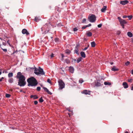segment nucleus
I'll use <instances>...</instances> for the list:
<instances>
[{
    "mask_svg": "<svg viewBox=\"0 0 133 133\" xmlns=\"http://www.w3.org/2000/svg\"><path fill=\"white\" fill-rule=\"evenodd\" d=\"M90 91L89 90H84L82 92V93L84 94L85 95H90Z\"/></svg>",
    "mask_w": 133,
    "mask_h": 133,
    "instance_id": "0eeeda50",
    "label": "nucleus"
},
{
    "mask_svg": "<svg viewBox=\"0 0 133 133\" xmlns=\"http://www.w3.org/2000/svg\"><path fill=\"white\" fill-rule=\"evenodd\" d=\"M84 81L82 79H80L79 81V83H82Z\"/></svg>",
    "mask_w": 133,
    "mask_h": 133,
    "instance_id": "f704fd0d",
    "label": "nucleus"
},
{
    "mask_svg": "<svg viewBox=\"0 0 133 133\" xmlns=\"http://www.w3.org/2000/svg\"><path fill=\"white\" fill-rule=\"evenodd\" d=\"M65 52L68 54H69L70 53V51L68 49H67L65 50Z\"/></svg>",
    "mask_w": 133,
    "mask_h": 133,
    "instance_id": "a878e982",
    "label": "nucleus"
},
{
    "mask_svg": "<svg viewBox=\"0 0 133 133\" xmlns=\"http://www.w3.org/2000/svg\"><path fill=\"white\" fill-rule=\"evenodd\" d=\"M79 46V44H77L76 46L75 47V48H78V47Z\"/></svg>",
    "mask_w": 133,
    "mask_h": 133,
    "instance_id": "603ef678",
    "label": "nucleus"
},
{
    "mask_svg": "<svg viewBox=\"0 0 133 133\" xmlns=\"http://www.w3.org/2000/svg\"><path fill=\"white\" fill-rule=\"evenodd\" d=\"M102 25V24H101L98 25H97V26L98 28H100L101 27Z\"/></svg>",
    "mask_w": 133,
    "mask_h": 133,
    "instance_id": "58836bf2",
    "label": "nucleus"
},
{
    "mask_svg": "<svg viewBox=\"0 0 133 133\" xmlns=\"http://www.w3.org/2000/svg\"><path fill=\"white\" fill-rule=\"evenodd\" d=\"M2 81V79L1 78L0 79V82H1Z\"/></svg>",
    "mask_w": 133,
    "mask_h": 133,
    "instance_id": "e2e57ef3",
    "label": "nucleus"
},
{
    "mask_svg": "<svg viewBox=\"0 0 133 133\" xmlns=\"http://www.w3.org/2000/svg\"><path fill=\"white\" fill-rule=\"evenodd\" d=\"M107 7L106 6H104L101 9V11L102 12H105L106 10Z\"/></svg>",
    "mask_w": 133,
    "mask_h": 133,
    "instance_id": "ddd939ff",
    "label": "nucleus"
},
{
    "mask_svg": "<svg viewBox=\"0 0 133 133\" xmlns=\"http://www.w3.org/2000/svg\"><path fill=\"white\" fill-rule=\"evenodd\" d=\"M127 17L129 18V19L131 20L132 17V15H130L127 16Z\"/></svg>",
    "mask_w": 133,
    "mask_h": 133,
    "instance_id": "7c9ffc66",
    "label": "nucleus"
},
{
    "mask_svg": "<svg viewBox=\"0 0 133 133\" xmlns=\"http://www.w3.org/2000/svg\"><path fill=\"white\" fill-rule=\"evenodd\" d=\"M28 86H36L38 84V82L36 79L33 77L28 78L27 80Z\"/></svg>",
    "mask_w": 133,
    "mask_h": 133,
    "instance_id": "f03ea898",
    "label": "nucleus"
},
{
    "mask_svg": "<svg viewBox=\"0 0 133 133\" xmlns=\"http://www.w3.org/2000/svg\"><path fill=\"white\" fill-rule=\"evenodd\" d=\"M69 70L70 72L72 73L74 72V69L73 67L70 66L69 68Z\"/></svg>",
    "mask_w": 133,
    "mask_h": 133,
    "instance_id": "f8f14e48",
    "label": "nucleus"
},
{
    "mask_svg": "<svg viewBox=\"0 0 133 133\" xmlns=\"http://www.w3.org/2000/svg\"><path fill=\"white\" fill-rule=\"evenodd\" d=\"M13 76V74L12 72L9 73L8 74V76L9 77H12Z\"/></svg>",
    "mask_w": 133,
    "mask_h": 133,
    "instance_id": "393cba45",
    "label": "nucleus"
},
{
    "mask_svg": "<svg viewBox=\"0 0 133 133\" xmlns=\"http://www.w3.org/2000/svg\"><path fill=\"white\" fill-rule=\"evenodd\" d=\"M47 81L49 83H50L51 82L50 80L49 79H48Z\"/></svg>",
    "mask_w": 133,
    "mask_h": 133,
    "instance_id": "c03bdc74",
    "label": "nucleus"
},
{
    "mask_svg": "<svg viewBox=\"0 0 133 133\" xmlns=\"http://www.w3.org/2000/svg\"><path fill=\"white\" fill-rule=\"evenodd\" d=\"M80 54L81 55V56L83 57V58H85V53L84 52L82 51L80 53Z\"/></svg>",
    "mask_w": 133,
    "mask_h": 133,
    "instance_id": "2eb2a0df",
    "label": "nucleus"
},
{
    "mask_svg": "<svg viewBox=\"0 0 133 133\" xmlns=\"http://www.w3.org/2000/svg\"><path fill=\"white\" fill-rule=\"evenodd\" d=\"M34 20L36 22H37L39 21V19L38 17H36L35 18Z\"/></svg>",
    "mask_w": 133,
    "mask_h": 133,
    "instance_id": "c85d7f7f",
    "label": "nucleus"
},
{
    "mask_svg": "<svg viewBox=\"0 0 133 133\" xmlns=\"http://www.w3.org/2000/svg\"><path fill=\"white\" fill-rule=\"evenodd\" d=\"M9 40H8L7 41V42L9 44V45L11 47V45L10 44V43L9 42Z\"/></svg>",
    "mask_w": 133,
    "mask_h": 133,
    "instance_id": "a18cd8bd",
    "label": "nucleus"
},
{
    "mask_svg": "<svg viewBox=\"0 0 133 133\" xmlns=\"http://www.w3.org/2000/svg\"><path fill=\"white\" fill-rule=\"evenodd\" d=\"M16 77L17 78L19 79L18 85L20 87L25 86L26 83L25 77L22 75L20 72H18Z\"/></svg>",
    "mask_w": 133,
    "mask_h": 133,
    "instance_id": "f257e3e1",
    "label": "nucleus"
},
{
    "mask_svg": "<svg viewBox=\"0 0 133 133\" xmlns=\"http://www.w3.org/2000/svg\"><path fill=\"white\" fill-rule=\"evenodd\" d=\"M30 97L31 98H34V99H36L38 98V97L36 95H31Z\"/></svg>",
    "mask_w": 133,
    "mask_h": 133,
    "instance_id": "4468645a",
    "label": "nucleus"
},
{
    "mask_svg": "<svg viewBox=\"0 0 133 133\" xmlns=\"http://www.w3.org/2000/svg\"><path fill=\"white\" fill-rule=\"evenodd\" d=\"M82 58L81 57H80L78 58L76 62L77 63H79V62L82 61Z\"/></svg>",
    "mask_w": 133,
    "mask_h": 133,
    "instance_id": "5701e85b",
    "label": "nucleus"
},
{
    "mask_svg": "<svg viewBox=\"0 0 133 133\" xmlns=\"http://www.w3.org/2000/svg\"><path fill=\"white\" fill-rule=\"evenodd\" d=\"M92 33L90 32H87V35L88 37H90L92 36Z\"/></svg>",
    "mask_w": 133,
    "mask_h": 133,
    "instance_id": "4be33fe9",
    "label": "nucleus"
},
{
    "mask_svg": "<svg viewBox=\"0 0 133 133\" xmlns=\"http://www.w3.org/2000/svg\"><path fill=\"white\" fill-rule=\"evenodd\" d=\"M87 27V25H84L82 27V29L83 30L86 28Z\"/></svg>",
    "mask_w": 133,
    "mask_h": 133,
    "instance_id": "c9c22d12",
    "label": "nucleus"
},
{
    "mask_svg": "<svg viewBox=\"0 0 133 133\" xmlns=\"http://www.w3.org/2000/svg\"><path fill=\"white\" fill-rule=\"evenodd\" d=\"M44 101L42 97H41L39 99V102L40 103H42Z\"/></svg>",
    "mask_w": 133,
    "mask_h": 133,
    "instance_id": "bb28decb",
    "label": "nucleus"
},
{
    "mask_svg": "<svg viewBox=\"0 0 133 133\" xmlns=\"http://www.w3.org/2000/svg\"><path fill=\"white\" fill-rule=\"evenodd\" d=\"M104 84L105 85H111V83L110 82H105Z\"/></svg>",
    "mask_w": 133,
    "mask_h": 133,
    "instance_id": "b1692460",
    "label": "nucleus"
},
{
    "mask_svg": "<svg viewBox=\"0 0 133 133\" xmlns=\"http://www.w3.org/2000/svg\"><path fill=\"white\" fill-rule=\"evenodd\" d=\"M2 74V72L1 71L0 72V75H1Z\"/></svg>",
    "mask_w": 133,
    "mask_h": 133,
    "instance_id": "338daca9",
    "label": "nucleus"
},
{
    "mask_svg": "<svg viewBox=\"0 0 133 133\" xmlns=\"http://www.w3.org/2000/svg\"><path fill=\"white\" fill-rule=\"evenodd\" d=\"M86 21V19L85 18H84L83 19V20L82 21V23H85V22Z\"/></svg>",
    "mask_w": 133,
    "mask_h": 133,
    "instance_id": "4c0bfd02",
    "label": "nucleus"
},
{
    "mask_svg": "<svg viewBox=\"0 0 133 133\" xmlns=\"http://www.w3.org/2000/svg\"><path fill=\"white\" fill-rule=\"evenodd\" d=\"M22 32L23 34H26V35L29 34V32L26 29H23L22 31Z\"/></svg>",
    "mask_w": 133,
    "mask_h": 133,
    "instance_id": "6e6552de",
    "label": "nucleus"
},
{
    "mask_svg": "<svg viewBox=\"0 0 133 133\" xmlns=\"http://www.w3.org/2000/svg\"><path fill=\"white\" fill-rule=\"evenodd\" d=\"M125 133H129L127 131H126Z\"/></svg>",
    "mask_w": 133,
    "mask_h": 133,
    "instance_id": "0e129e2a",
    "label": "nucleus"
},
{
    "mask_svg": "<svg viewBox=\"0 0 133 133\" xmlns=\"http://www.w3.org/2000/svg\"><path fill=\"white\" fill-rule=\"evenodd\" d=\"M95 85L97 86H101V84L100 83L96 82H95Z\"/></svg>",
    "mask_w": 133,
    "mask_h": 133,
    "instance_id": "412c9836",
    "label": "nucleus"
},
{
    "mask_svg": "<svg viewBox=\"0 0 133 133\" xmlns=\"http://www.w3.org/2000/svg\"><path fill=\"white\" fill-rule=\"evenodd\" d=\"M13 79L12 78H10L9 80V82L10 83H11L13 82Z\"/></svg>",
    "mask_w": 133,
    "mask_h": 133,
    "instance_id": "c756f323",
    "label": "nucleus"
},
{
    "mask_svg": "<svg viewBox=\"0 0 133 133\" xmlns=\"http://www.w3.org/2000/svg\"><path fill=\"white\" fill-rule=\"evenodd\" d=\"M131 73L133 75V70L131 71Z\"/></svg>",
    "mask_w": 133,
    "mask_h": 133,
    "instance_id": "13d9d810",
    "label": "nucleus"
},
{
    "mask_svg": "<svg viewBox=\"0 0 133 133\" xmlns=\"http://www.w3.org/2000/svg\"><path fill=\"white\" fill-rule=\"evenodd\" d=\"M74 51V53H75L77 54L78 55H79V54L78 53V48H75Z\"/></svg>",
    "mask_w": 133,
    "mask_h": 133,
    "instance_id": "f3484780",
    "label": "nucleus"
},
{
    "mask_svg": "<svg viewBox=\"0 0 133 133\" xmlns=\"http://www.w3.org/2000/svg\"><path fill=\"white\" fill-rule=\"evenodd\" d=\"M57 40H58V39H55V41H57Z\"/></svg>",
    "mask_w": 133,
    "mask_h": 133,
    "instance_id": "680f3d73",
    "label": "nucleus"
},
{
    "mask_svg": "<svg viewBox=\"0 0 133 133\" xmlns=\"http://www.w3.org/2000/svg\"><path fill=\"white\" fill-rule=\"evenodd\" d=\"M88 48V47H86L84 49H82V50L83 51H84L87 50Z\"/></svg>",
    "mask_w": 133,
    "mask_h": 133,
    "instance_id": "49530a36",
    "label": "nucleus"
},
{
    "mask_svg": "<svg viewBox=\"0 0 133 133\" xmlns=\"http://www.w3.org/2000/svg\"><path fill=\"white\" fill-rule=\"evenodd\" d=\"M66 63H67L68 64L69 63H70V61L68 59H66L65 60Z\"/></svg>",
    "mask_w": 133,
    "mask_h": 133,
    "instance_id": "ea45409f",
    "label": "nucleus"
},
{
    "mask_svg": "<svg viewBox=\"0 0 133 133\" xmlns=\"http://www.w3.org/2000/svg\"><path fill=\"white\" fill-rule=\"evenodd\" d=\"M122 85L124 86V87L125 89L128 88V85L126 82H123L122 84Z\"/></svg>",
    "mask_w": 133,
    "mask_h": 133,
    "instance_id": "9b49d317",
    "label": "nucleus"
},
{
    "mask_svg": "<svg viewBox=\"0 0 133 133\" xmlns=\"http://www.w3.org/2000/svg\"><path fill=\"white\" fill-rule=\"evenodd\" d=\"M128 36L130 37H132L133 35L130 32H128L127 33Z\"/></svg>",
    "mask_w": 133,
    "mask_h": 133,
    "instance_id": "a211bd4d",
    "label": "nucleus"
},
{
    "mask_svg": "<svg viewBox=\"0 0 133 133\" xmlns=\"http://www.w3.org/2000/svg\"><path fill=\"white\" fill-rule=\"evenodd\" d=\"M4 78L3 77H2L1 78V79H3Z\"/></svg>",
    "mask_w": 133,
    "mask_h": 133,
    "instance_id": "69168bd1",
    "label": "nucleus"
},
{
    "mask_svg": "<svg viewBox=\"0 0 133 133\" xmlns=\"http://www.w3.org/2000/svg\"><path fill=\"white\" fill-rule=\"evenodd\" d=\"M43 88L44 89V90L48 94L52 95V93L49 91V90L46 88L43 87Z\"/></svg>",
    "mask_w": 133,
    "mask_h": 133,
    "instance_id": "9d476101",
    "label": "nucleus"
},
{
    "mask_svg": "<svg viewBox=\"0 0 133 133\" xmlns=\"http://www.w3.org/2000/svg\"><path fill=\"white\" fill-rule=\"evenodd\" d=\"M44 28V27H43L42 28H41V30L42 31H43V29Z\"/></svg>",
    "mask_w": 133,
    "mask_h": 133,
    "instance_id": "bf43d9fd",
    "label": "nucleus"
},
{
    "mask_svg": "<svg viewBox=\"0 0 133 133\" xmlns=\"http://www.w3.org/2000/svg\"><path fill=\"white\" fill-rule=\"evenodd\" d=\"M54 54L53 53H52L50 55V56L51 58H52L54 57Z\"/></svg>",
    "mask_w": 133,
    "mask_h": 133,
    "instance_id": "79ce46f5",
    "label": "nucleus"
},
{
    "mask_svg": "<svg viewBox=\"0 0 133 133\" xmlns=\"http://www.w3.org/2000/svg\"><path fill=\"white\" fill-rule=\"evenodd\" d=\"M133 86H132L131 87V90H133Z\"/></svg>",
    "mask_w": 133,
    "mask_h": 133,
    "instance_id": "4d7b16f0",
    "label": "nucleus"
},
{
    "mask_svg": "<svg viewBox=\"0 0 133 133\" xmlns=\"http://www.w3.org/2000/svg\"><path fill=\"white\" fill-rule=\"evenodd\" d=\"M58 82L59 87V89H62L64 88L65 84L62 80L59 79L58 81Z\"/></svg>",
    "mask_w": 133,
    "mask_h": 133,
    "instance_id": "20e7f679",
    "label": "nucleus"
},
{
    "mask_svg": "<svg viewBox=\"0 0 133 133\" xmlns=\"http://www.w3.org/2000/svg\"><path fill=\"white\" fill-rule=\"evenodd\" d=\"M121 26H122V27L123 28H124V25H121Z\"/></svg>",
    "mask_w": 133,
    "mask_h": 133,
    "instance_id": "6e6d98bb",
    "label": "nucleus"
},
{
    "mask_svg": "<svg viewBox=\"0 0 133 133\" xmlns=\"http://www.w3.org/2000/svg\"><path fill=\"white\" fill-rule=\"evenodd\" d=\"M37 90L38 91H40L41 90V88L40 87H38L37 88Z\"/></svg>",
    "mask_w": 133,
    "mask_h": 133,
    "instance_id": "e433bc0d",
    "label": "nucleus"
},
{
    "mask_svg": "<svg viewBox=\"0 0 133 133\" xmlns=\"http://www.w3.org/2000/svg\"><path fill=\"white\" fill-rule=\"evenodd\" d=\"M73 60H74V61H75H75H76V59H73Z\"/></svg>",
    "mask_w": 133,
    "mask_h": 133,
    "instance_id": "052dcab7",
    "label": "nucleus"
},
{
    "mask_svg": "<svg viewBox=\"0 0 133 133\" xmlns=\"http://www.w3.org/2000/svg\"><path fill=\"white\" fill-rule=\"evenodd\" d=\"M38 103V102L37 101H34V103L35 105H37Z\"/></svg>",
    "mask_w": 133,
    "mask_h": 133,
    "instance_id": "37998d69",
    "label": "nucleus"
},
{
    "mask_svg": "<svg viewBox=\"0 0 133 133\" xmlns=\"http://www.w3.org/2000/svg\"><path fill=\"white\" fill-rule=\"evenodd\" d=\"M123 18H126L127 17V16L126 15L124 16H123Z\"/></svg>",
    "mask_w": 133,
    "mask_h": 133,
    "instance_id": "3c124183",
    "label": "nucleus"
},
{
    "mask_svg": "<svg viewBox=\"0 0 133 133\" xmlns=\"http://www.w3.org/2000/svg\"><path fill=\"white\" fill-rule=\"evenodd\" d=\"M91 26V24H89L88 25H87V27H89Z\"/></svg>",
    "mask_w": 133,
    "mask_h": 133,
    "instance_id": "8fccbe9b",
    "label": "nucleus"
},
{
    "mask_svg": "<svg viewBox=\"0 0 133 133\" xmlns=\"http://www.w3.org/2000/svg\"><path fill=\"white\" fill-rule=\"evenodd\" d=\"M34 73L35 74L37 75L40 74L43 75L45 74V72L43 71V69L40 67H39L38 69L36 68H35L34 70Z\"/></svg>",
    "mask_w": 133,
    "mask_h": 133,
    "instance_id": "7ed1b4c3",
    "label": "nucleus"
},
{
    "mask_svg": "<svg viewBox=\"0 0 133 133\" xmlns=\"http://www.w3.org/2000/svg\"><path fill=\"white\" fill-rule=\"evenodd\" d=\"M88 18L89 21L91 22H94L96 19V16L94 15H92L90 16H89Z\"/></svg>",
    "mask_w": 133,
    "mask_h": 133,
    "instance_id": "39448f33",
    "label": "nucleus"
},
{
    "mask_svg": "<svg viewBox=\"0 0 133 133\" xmlns=\"http://www.w3.org/2000/svg\"><path fill=\"white\" fill-rule=\"evenodd\" d=\"M61 55L62 57V60L63 61V58L64 57V55L63 54H61Z\"/></svg>",
    "mask_w": 133,
    "mask_h": 133,
    "instance_id": "a19ab883",
    "label": "nucleus"
},
{
    "mask_svg": "<svg viewBox=\"0 0 133 133\" xmlns=\"http://www.w3.org/2000/svg\"><path fill=\"white\" fill-rule=\"evenodd\" d=\"M132 41L133 42V38H132Z\"/></svg>",
    "mask_w": 133,
    "mask_h": 133,
    "instance_id": "774afa93",
    "label": "nucleus"
},
{
    "mask_svg": "<svg viewBox=\"0 0 133 133\" xmlns=\"http://www.w3.org/2000/svg\"><path fill=\"white\" fill-rule=\"evenodd\" d=\"M55 10L57 11L58 12H59L61 11L60 9L57 6L55 7Z\"/></svg>",
    "mask_w": 133,
    "mask_h": 133,
    "instance_id": "aec40b11",
    "label": "nucleus"
},
{
    "mask_svg": "<svg viewBox=\"0 0 133 133\" xmlns=\"http://www.w3.org/2000/svg\"><path fill=\"white\" fill-rule=\"evenodd\" d=\"M63 25H61V23H59L58 24V26H62Z\"/></svg>",
    "mask_w": 133,
    "mask_h": 133,
    "instance_id": "5fc2aeb1",
    "label": "nucleus"
},
{
    "mask_svg": "<svg viewBox=\"0 0 133 133\" xmlns=\"http://www.w3.org/2000/svg\"><path fill=\"white\" fill-rule=\"evenodd\" d=\"M2 45L1 44L0 45V47L1 48V49L3 51H4V52H7V49H3V48H2Z\"/></svg>",
    "mask_w": 133,
    "mask_h": 133,
    "instance_id": "cd10ccee",
    "label": "nucleus"
},
{
    "mask_svg": "<svg viewBox=\"0 0 133 133\" xmlns=\"http://www.w3.org/2000/svg\"><path fill=\"white\" fill-rule=\"evenodd\" d=\"M130 62L129 61H127V62L125 63V64L126 65L128 66L130 64Z\"/></svg>",
    "mask_w": 133,
    "mask_h": 133,
    "instance_id": "473e14b6",
    "label": "nucleus"
},
{
    "mask_svg": "<svg viewBox=\"0 0 133 133\" xmlns=\"http://www.w3.org/2000/svg\"><path fill=\"white\" fill-rule=\"evenodd\" d=\"M129 1L127 0L122 1H121L120 3L122 5H125L128 4Z\"/></svg>",
    "mask_w": 133,
    "mask_h": 133,
    "instance_id": "1a4fd4ad",
    "label": "nucleus"
},
{
    "mask_svg": "<svg viewBox=\"0 0 133 133\" xmlns=\"http://www.w3.org/2000/svg\"><path fill=\"white\" fill-rule=\"evenodd\" d=\"M78 29L77 28H73V30L74 31H77Z\"/></svg>",
    "mask_w": 133,
    "mask_h": 133,
    "instance_id": "72a5a7b5",
    "label": "nucleus"
},
{
    "mask_svg": "<svg viewBox=\"0 0 133 133\" xmlns=\"http://www.w3.org/2000/svg\"><path fill=\"white\" fill-rule=\"evenodd\" d=\"M48 31H45L44 32V34H46L47 33H48Z\"/></svg>",
    "mask_w": 133,
    "mask_h": 133,
    "instance_id": "864d4df0",
    "label": "nucleus"
},
{
    "mask_svg": "<svg viewBox=\"0 0 133 133\" xmlns=\"http://www.w3.org/2000/svg\"><path fill=\"white\" fill-rule=\"evenodd\" d=\"M119 69L118 68H116V67L115 66H114L112 68L111 70L114 71H118Z\"/></svg>",
    "mask_w": 133,
    "mask_h": 133,
    "instance_id": "dca6fc26",
    "label": "nucleus"
},
{
    "mask_svg": "<svg viewBox=\"0 0 133 133\" xmlns=\"http://www.w3.org/2000/svg\"><path fill=\"white\" fill-rule=\"evenodd\" d=\"M10 95L8 94H6L5 95V97L7 98L10 97Z\"/></svg>",
    "mask_w": 133,
    "mask_h": 133,
    "instance_id": "2f4dec72",
    "label": "nucleus"
},
{
    "mask_svg": "<svg viewBox=\"0 0 133 133\" xmlns=\"http://www.w3.org/2000/svg\"><path fill=\"white\" fill-rule=\"evenodd\" d=\"M91 46L92 47H94L95 46L96 43L94 41L91 42Z\"/></svg>",
    "mask_w": 133,
    "mask_h": 133,
    "instance_id": "6ab92c4d",
    "label": "nucleus"
},
{
    "mask_svg": "<svg viewBox=\"0 0 133 133\" xmlns=\"http://www.w3.org/2000/svg\"><path fill=\"white\" fill-rule=\"evenodd\" d=\"M132 79H129L128 80V81L129 82H131L132 81Z\"/></svg>",
    "mask_w": 133,
    "mask_h": 133,
    "instance_id": "de8ad7c7",
    "label": "nucleus"
},
{
    "mask_svg": "<svg viewBox=\"0 0 133 133\" xmlns=\"http://www.w3.org/2000/svg\"><path fill=\"white\" fill-rule=\"evenodd\" d=\"M2 44L4 46H6V43H5L3 42Z\"/></svg>",
    "mask_w": 133,
    "mask_h": 133,
    "instance_id": "09e8293b",
    "label": "nucleus"
},
{
    "mask_svg": "<svg viewBox=\"0 0 133 133\" xmlns=\"http://www.w3.org/2000/svg\"><path fill=\"white\" fill-rule=\"evenodd\" d=\"M118 19L120 24L121 25H124V24H126L127 23V22L124 19H122L121 17H118Z\"/></svg>",
    "mask_w": 133,
    "mask_h": 133,
    "instance_id": "423d86ee",
    "label": "nucleus"
}]
</instances>
